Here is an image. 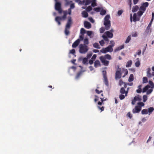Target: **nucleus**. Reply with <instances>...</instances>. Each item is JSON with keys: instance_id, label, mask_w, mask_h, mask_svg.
Masks as SVG:
<instances>
[{"instance_id": "13d9d810", "label": "nucleus", "mask_w": 154, "mask_h": 154, "mask_svg": "<svg viewBox=\"0 0 154 154\" xmlns=\"http://www.w3.org/2000/svg\"><path fill=\"white\" fill-rule=\"evenodd\" d=\"M88 19L89 20V21L93 23L94 22V20L93 19V18L92 17H89Z\"/></svg>"}, {"instance_id": "3c124183", "label": "nucleus", "mask_w": 154, "mask_h": 154, "mask_svg": "<svg viewBox=\"0 0 154 154\" xmlns=\"http://www.w3.org/2000/svg\"><path fill=\"white\" fill-rule=\"evenodd\" d=\"M99 43L101 46H103L104 44V42L103 40H102L99 42Z\"/></svg>"}, {"instance_id": "6e6552de", "label": "nucleus", "mask_w": 154, "mask_h": 154, "mask_svg": "<svg viewBox=\"0 0 154 154\" xmlns=\"http://www.w3.org/2000/svg\"><path fill=\"white\" fill-rule=\"evenodd\" d=\"M113 51L112 47L109 45L107 47L103 48L100 50V51L103 54H106L107 52H111Z\"/></svg>"}, {"instance_id": "f8f14e48", "label": "nucleus", "mask_w": 154, "mask_h": 154, "mask_svg": "<svg viewBox=\"0 0 154 154\" xmlns=\"http://www.w3.org/2000/svg\"><path fill=\"white\" fill-rule=\"evenodd\" d=\"M65 1L66 2V5H68L71 4L70 8L69 9H68V14H69L70 15V14H71V9H73L75 8V6H74V4L71 3L72 2V1H70L69 2L67 1V0H65Z\"/></svg>"}, {"instance_id": "20e7f679", "label": "nucleus", "mask_w": 154, "mask_h": 154, "mask_svg": "<svg viewBox=\"0 0 154 154\" xmlns=\"http://www.w3.org/2000/svg\"><path fill=\"white\" fill-rule=\"evenodd\" d=\"M64 15L63 17H57L55 18V21L57 23L58 25H60V22L62 20H64L66 18V15L67 14V11H65L63 12Z\"/></svg>"}, {"instance_id": "5701e85b", "label": "nucleus", "mask_w": 154, "mask_h": 154, "mask_svg": "<svg viewBox=\"0 0 154 154\" xmlns=\"http://www.w3.org/2000/svg\"><path fill=\"white\" fill-rule=\"evenodd\" d=\"M100 66V61L98 60H96L94 63V66L97 68Z\"/></svg>"}, {"instance_id": "e2e57ef3", "label": "nucleus", "mask_w": 154, "mask_h": 154, "mask_svg": "<svg viewBox=\"0 0 154 154\" xmlns=\"http://www.w3.org/2000/svg\"><path fill=\"white\" fill-rule=\"evenodd\" d=\"M96 92V93L98 94H100L101 92H102V91L101 90L100 91H99L98 90L96 89L95 90Z\"/></svg>"}, {"instance_id": "f704fd0d", "label": "nucleus", "mask_w": 154, "mask_h": 154, "mask_svg": "<svg viewBox=\"0 0 154 154\" xmlns=\"http://www.w3.org/2000/svg\"><path fill=\"white\" fill-rule=\"evenodd\" d=\"M141 113L142 114H147L148 113V110L146 109H144L142 110Z\"/></svg>"}, {"instance_id": "49530a36", "label": "nucleus", "mask_w": 154, "mask_h": 154, "mask_svg": "<svg viewBox=\"0 0 154 154\" xmlns=\"http://www.w3.org/2000/svg\"><path fill=\"white\" fill-rule=\"evenodd\" d=\"M92 53L91 52V53H89L87 54V58L88 59V58H89L91 57L92 55Z\"/></svg>"}, {"instance_id": "4c0bfd02", "label": "nucleus", "mask_w": 154, "mask_h": 154, "mask_svg": "<svg viewBox=\"0 0 154 154\" xmlns=\"http://www.w3.org/2000/svg\"><path fill=\"white\" fill-rule=\"evenodd\" d=\"M88 61V59L86 57L84 58L83 59V61L82 62L84 64H87Z\"/></svg>"}, {"instance_id": "dca6fc26", "label": "nucleus", "mask_w": 154, "mask_h": 154, "mask_svg": "<svg viewBox=\"0 0 154 154\" xmlns=\"http://www.w3.org/2000/svg\"><path fill=\"white\" fill-rule=\"evenodd\" d=\"M113 31V29H111V31H108L105 32L106 35L109 38H112L113 37L112 32Z\"/></svg>"}, {"instance_id": "ddd939ff", "label": "nucleus", "mask_w": 154, "mask_h": 154, "mask_svg": "<svg viewBox=\"0 0 154 154\" xmlns=\"http://www.w3.org/2000/svg\"><path fill=\"white\" fill-rule=\"evenodd\" d=\"M142 97L140 95L136 96L134 98L133 100H132L131 103L132 105H134L136 101H140L141 100Z\"/></svg>"}, {"instance_id": "a211bd4d", "label": "nucleus", "mask_w": 154, "mask_h": 154, "mask_svg": "<svg viewBox=\"0 0 154 154\" xmlns=\"http://www.w3.org/2000/svg\"><path fill=\"white\" fill-rule=\"evenodd\" d=\"M124 47L125 46L124 45H122L119 46L116 48L114 50V52H117L124 48Z\"/></svg>"}, {"instance_id": "9d476101", "label": "nucleus", "mask_w": 154, "mask_h": 154, "mask_svg": "<svg viewBox=\"0 0 154 154\" xmlns=\"http://www.w3.org/2000/svg\"><path fill=\"white\" fill-rule=\"evenodd\" d=\"M152 88L149 85H148L143 88V93L146 92L147 94H149L152 92Z\"/></svg>"}, {"instance_id": "f3484780", "label": "nucleus", "mask_w": 154, "mask_h": 154, "mask_svg": "<svg viewBox=\"0 0 154 154\" xmlns=\"http://www.w3.org/2000/svg\"><path fill=\"white\" fill-rule=\"evenodd\" d=\"M80 42V39H78L76 41H75L73 44L72 45V47L73 48H76L78 45L79 44Z\"/></svg>"}, {"instance_id": "c03bdc74", "label": "nucleus", "mask_w": 154, "mask_h": 154, "mask_svg": "<svg viewBox=\"0 0 154 154\" xmlns=\"http://www.w3.org/2000/svg\"><path fill=\"white\" fill-rule=\"evenodd\" d=\"M110 43L111 44L109 46H111L112 47H113L115 45V43L113 41L111 40L110 42Z\"/></svg>"}, {"instance_id": "ea45409f", "label": "nucleus", "mask_w": 154, "mask_h": 154, "mask_svg": "<svg viewBox=\"0 0 154 154\" xmlns=\"http://www.w3.org/2000/svg\"><path fill=\"white\" fill-rule=\"evenodd\" d=\"M148 82L147 78L146 77H143V83H146Z\"/></svg>"}, {"instance_id": "de8ad7c7", "label": "nucleus", "mask_w": 154, "mask_h": 154, "mask_svg": "<svg viewBox=\"0 0 154 154\" xmlns=\"http://www.w3.org/2000/svg\"><path fill=\"white\" fill-rule=\"evenodd\" d=\"M149 84L151 86V87L152 88H154V84L152 82L150 81H149Z\"/></svg>"}, {"instance_id": "338daca9", "label": "nucleus", "mask_w": 154, "mask_h": 154, "mask_svg": "<svg viewBox=\"0 0 154 154\" xmlns=\"http://www.w3.org/2000/svg\"><path fill=\"white\" fill-rule=\"evenodd\" d=\"M133 1L134 5L137 4L138 1V0H133Z\"/></svg>"}, {"instance_id": "bb28decb", "label": "nucleus", "mask_w": 154, "mask_h": 154, "mask_svg": "<svg viewBox=\"0 0 154 154\" xmlns=\"http://www.w3.org/2000/svg\"><path fill=\"white\" fill-rule=\"evenodd\" d=\"M87 35L90 37V38L92 37L91 35H93V32L91 31H87Z\"/></svg>"}, {"instance_id": "b1692460", "label": "nucleus", "mask_w": 154, "mask_h": 154, "mask_svg": "<svg viewBox=\"0 0 154 154\" xmlns=\"http://www.w3.org/2000/svg\"><path fill=\"white\" fill-rule=\"evenodd\" d=\"M139 9V7L138 6L136 5L133 7L132 9V11L133 12L137 11Z\"/></svg>"}, {"instance_id": "680f3d73", "label": "nucleus", "mask_w": 154, "mask_h": 154, "mask_svg": "<svg viewBox=\"0 0 154 154\" xmlns=\"http://www.w3.org/2000/svg\"><path fill=\"white\" fill-rule=\"evenodd\" d=\"M79 38H80V40H83L84 38V36L83 35H80L79 36Z\"/></svg>"}, {"instance_id": "864d4df0", "label": "nucleus", "mask_w": 154, "mask_h": 154, "mask_svg": "<svg viewBox=\"0 0 154 154\" xmlns=\"http://www.w3.org/2000/svg\"><path fill=\"white\" fill-rule=\"evenodd\" d=\"M105 29L103 27H101L100 29V32L101 33H103Z\"/></svg>"}, {"instance_id": "603ef678", "label": "nucleus", "mask_w": 154, "mask_h": 154, "mask_svg": "<svg viewBox=\"0 0 154 154\" xmlns=\"http://www.w3.org/2000/svg\"><path fill=\"white\" fill-rule=\"evenodd\" d=\"M102 37L104 39V40L106 41H108V39L107 38V37H106V36L104 35H103L102 36Z\"/></svg>"}, {"instance_id": "37998d69", "label": "nucleus", "mask_w": 154, "mask_h": 154, "mask_svg": "<svg viewBox=\"0 0 154 154\" xmlns=\"http://www.w3.org/2000/svg\"><path fill=\"white\" fill-rule=\"evenodd\" d=\"M147 99V96L146 95H144L143 96V101L144 102H146Z\"/></svg>"}, {"instance_id": "c85d7f7f", "label": "nucleus", "mask_w": 154, "mask_h": 154, "mask_svg": "<svg viewBox=\"0 0 154 154\" xmlns=\"http://www.w3.org/2000/svg\"><path fill=\"white\" fill-rule=\"evenodd\" d=\"M132 62L131 60H130L127 62V63L126 64V66L127 67H129L131 66L132 64Z\"/></svg>"}, {"instance_id": "cd10ccee", "label": "nucleus", "mask_w": 154, "mask_h": 154, "mask_svg": "<svg viewBox=\"0 0 154 154\" xmlns=\"http://www.w3.org/2000/svg\"><path fill=\"white\" fill-rule=\"evenodd\" d=\"M131 39V35H129L128 36L125 42L126 44L128 43Z\"/></svg>"}, {"instance_id": "c9c22d12", "label": "nucleus", "mask_w": 154, "mask_h": 154, "mask_svg": "<svg viewBox=\"0 0 154 154\" xmlns=\"http://www.w3.org/2000/svg\"><path fill=\"white\" fill-rule=\"evenodd\" d=\"M82 16L83 17H86L88 16V14L85 11H83L82 13Z\"/></svg>"}, {"instance_id": "4468645a", "label": "nucleus", "mask_w": 154, "mask_h": 154, "mask_svg": "<svg viewBox=\"0 0 154 154\" xmlns=\"http://www.w3.org/2000/svg\"><path fill=\"white\" fill-rule=\"evenodd\" d=\"M100 59L102 63L104 65L106 66H107L108 65L109 61L106 60V59L103 56H101L100 58Z\"/></svg>"}, {"instance_id": "7c9ffc66", "label": "nucleus", "mask_w": 154, "mask_h": 154, "mask_svg": "<svg viewBox=\"0 0 154 154\" xmlns=\"http://www.w3.org/2000/svg\"><path fill=\"white\" fill-rule=\"evenodd\" d=\"M151 69L150 68H148L147 69V76L149 77H151L152 75V74H151V73L150 72V71Z\"/></svg>"}, {"instance_id": "c756f323", "label": "nucleus", "mask_w": 154, "mask_h": 154, "mask_svg": "<svg viewBox=\"0 0 154 154\" xmlns=\"http://www.w3.org/2000/svg\"><path fill=\"white\" fill-rule=\"evenodd\" d=\"M138 34L136 31L133 32L131 34V36L132 37H136L138 36Z\"/></svg>"}, {"instance_id": "1a4fd4ad", "label": "nucleus", "mask_w": 154, "mask_h": 154, "mask_svg": "<svg viewBox=\"0 0 154 154\" xmlns=\"http://www.w3.org/2000/svg\"><path fill=\"white\" fill-rule=\"evenodd\" d=\"M85 5H88L91 3L92 6L94 7L96 6V0H83Z\"/></svg>"}, {"instance_id": "8fccbe9b", "label": "nucleus", "mask_w": 154, "mask_h": 154, "mask_svg": "<svg viewBox=\"0 0 154 154\" xmlns=\"http://www.w3.org/2000/svg\"><path fill=\"white\" fill-rule=\"evenodd\" d=\"M123 12V11L122 10H120L117 13L118 15L119 16H120L122 14Z\"/></svg>"}, {"instance_id": "f03ea898", "label": "nucleus", "mask_w": 154, "mask_h": 154, "mask_svg": "<svg viewBox=\"0 0 154 154\" xmlns=\"http://www.w3.org/2000/svg\"><path fill=\"white\" fill-rule=\"evenodd\" d=\"M110 16L109 15H106L104 18V24L106 30L108 29L110 26V22L109 20Z\"/></svg>"}, {"instance_id": "aec40b11", "label": "nucleus", "mask_w": 154, "mask_h": 154, "mask_svg": "<svg viewBox=\"0 0 154 154\" xmlns=\"http://www.w3.org/2000/svg\"><path fill=\"white\" fill-rule=\"evenodd\" d=\"M103 74V78L104 79V82L105 84L106 85H108V82L107 81V78L105 75V74L106 73V71H103L102 72Z\"/></svg>"}, {"instance_id": "a878e982", "label": "nucleus", "mask_w": 154, "mask_h": 154, "mask_svg": "<svg viewBox=\"0 0 154 154\" xmlns=\"http://www.w3.org/2000/svg\"><path fill=\"white\" fill-rule=\"evenodd\" d=\"M136 61L135 63V66L137 67H138L140 65V62L139 58H137L136 59Z\"/></svg>"}, {"instance_id": "0e129e2a", "label": "nucleus", "mask_w": 154, "mask_h": 154, "mask_svg": "<svg viewBox=\"0 0 154 154\" xmlns=\"http://www.w3.org/2000/svg\"><path fill=\"white\" fill-rule=\"evenodd\" d=\"M93 60L92 59L90 60L89 62V64L91 65L93 63Z\"/></svg>"}, {"instance_id": "9b49d317", "label": "nucleus", "mask_w": 154, "mask_h": 154, "mask_svg": "<svg viewBox=\"0 0 154 154\" xmlns=\"http://www.w3.org/2000/svg\"><path fill=\"white\" fill-rule=\"evenodd\" d=\"M56 2L55 5V9L59 13H61L62 10L61 8V4L57 1V0H54Z\"/></svg>"}, {"instance_id": "39448f33", "label": "nucleus", "mask_w": 154, "mask_h": 154, "mask_svg": "<svg viewBox=\"0 0 154 154\" xmlns=\"http://www.w3.org/2000/svg\"><path fill=\"white\" fill-rule=\"evenodd\" d=\"M88 46L85 45L81 44L79 45V52L82 54H85L88 50Z\"/></svg>"}, {"instance_id": "5fc2aeb1", "label": "nucleus", "mask_w": 154, "mask_h": 154, "mask_svg": "<svg viewBox=\"0 0 154 154\" xmlns=\"http://www.w3.org/2000/svg\"><path fill=\"white\" fill-rule=\"evenodd\" d=\"M127 116L130 119L132 117V115L131 114L130 112H129L127 114Z\"/></svg>"}, {"instance_id": "72a5a7b5", "label": "nucleus", "mask_w": 154, "mask_h": 154, "mask_svg": "<svg viewBox=\"0 0 154 154\" xmlns=\"http://www.w3.org/2000/svg\"><path fill=\"white\" fill-rule=\"evenodd\" d=\"M103 57H104L106 59H108V60H110L111 59V56L109 54H106L104 56H103Z\"/></svg>"}, {"instance_id": "79ce46f5", "label": "nucleus", "mask_w": 154, "mask_h": 154, "mask_svg": "<svg viewBox=\"0 0 154 154\" xmlns=\"http://www.w3.org/2000/svg\"><path fill=\"white\" fill-rule=\"evenodd\" d=\"M85 71H81L79 72L77 74L75 78L76 79H78L80 77V76L82 75V73L84 72Z\"/></svg>"}, {"instance_id": "7ed1b4c3", "label": "nucleus", "mask_w": 154, "mask_h": 154, "mask_svg": "<svg viewBox=\"0 0 154 154\" xmlns=\"http://www.w3.org/2000/svg\"><path fill=\"white\" fill-rule=\"evenodd\" d=\"M137 105L133 110V112L134 113L139 112L141 109L142 107L144 106V104L143 102H139L137 103Z\"/></svg>"}, {"instance_id": "e433bc0d", "label": "nucleus", "mask_w": 154, "mask_h": 154, "mask_svg": "<svg viewBox=\"0 0 154 154\" xmlns=\"http://www.w3.org/2000/svg\"><path fill=\"white\" fill-rule=\"evenodd\" d=\"M119 85L120 86H121L122 85H124V87L125 88H126V85L125 82H123L121 80H120L119 82Z\"/></svg>"}, {"instance_id": "2eb2a0df", "label": "nucleus", "mask_w": 154, "mask_h": 154, "mask_svg": "<svg viewBox=\"0 0 154 154\" xmlns=\"http://www.w3.org/2000/svg\"><path fill=\"white\" fill-rule=\"evenodd\" d=\"M120 69L118 68L116 73L115 78L116 79H120L121 77V73Z\"/></svg>"}, {"instance_id": "412c9836", "label": "nucleus", "mask_w": 154, "mask_h": 154, "mask_svg": "<svg viewBox=\"0 0 154 154\" xmlns=\"http://www.w3.org/2000/svg\"><path fill=\"white\" fill-rule=\"evenodd\" d=\"M139 20V18L137 16L136 14H134L133 17V20L135 22L138 21Z\"/></svg>"}, {"instance_id": "6e6d98bb", "label": "nucleus", "mask_w": 154, "mask_h": 154, "mask_svg": "<svg viewBox=\"0 0 154 154\" xmlns=\"http://www.w3.org/2000/svg\"><path fill=\"white\" fill-rule=\"evenodd\" d=\"M75 50L74 49H73L70 51L69 53L74 54L75 53Z\"/></svg>"}, {"instance_id": "6ab92c4d", "label": "nucleus", "mask_w": 154, "mask_h": 154, "mask_svg": "<svg viewBox=\"0 0 154 154\" xmlns=\"http://www.w3.org/2000/svg\"><path fill=\"white\" fill-rule=\"evenodd\" d=\"M84 25L85 27L87 29H89L91 27L90 23L87 21H85L84 23Z\"/></svg>"}, {"instance_id": "2f4dec72", "label": "nucleus", "mask_w": 154, "mask_h": 154, "mask_svg": "<svg viewBox=\"0 0 154 154\" xmlns=\"http://www.w3.org/2000/svg\"><path fill=\"white\" fill-rule=\"evenodd\" d=\"M134 80V76L133 74H131L128 79L129 82H130L133 81Z\"/></svg>"}, {"instance_id": "774afa93", "label": "nucleus", "mask_w": 154, "mask_h": 154, "mask_svg": "<svg viewBox=\"0 0 154 154\" xmlns=\"http://www.w3.org/2000/svg\"><path fill=\"white\" fill-rule=\"evenodd\" d=\"M146 121V119L144 118L142 119L141 121L143 122H145Z\"/></svg>"}, {"instance_id": "052dcab7", "label": "nucleus", "mask_w": 154, "mask_h": 154, "mask_svg": "<svg viewBox=\"0 0 154 154\" xmlns=\"http://www.w3.org/2000/svg\"><path fill=\"white\" fill-rule=\"evenodd\" d=\"M124 72L125 73V75L123 76V77H125V75H127L128 73V71L127 69H125L124 70Z\"/></svg>"}, {"instance_id": "4be33fe9", "label": "nucleus", "mask_w": 154, "mask_h": 154, "mask_svg": "<svg viewBox=\"0 0 154 154\" xmlns=\"http://www.w3.org/2000/svg\"><path fill=\"white\" fill-rule=\"evenodd\" d=\"M128 93V90L127 91L125 92V95H122V94L120 95L119 96V98L121 100H122L124 99L125 98V96H127Z\"/></svg>"}, {"instance_id": "f257e3e1", "label": "nucleus", "mask_w": 154, "mask_h": 154, "mask_svg": "<svg viewBox=\"0 0 154 154\" xmlns=\"http://www.w3.org/2000/svg\"><path fill=\"white\" fill-rule=\"evenodd\" d=\"M149 5V4L147 2H145L142 4L140 8V11L137 12V14L140 17L142 15Z\"/></svg>"}, {"instance_id": "473e14b6", "label": "nucleus", "mask_w": 154, "mask_h": 154, "mask_svg": "<svg viewBox=\"0 0 154 154\" xmlns=\"http://www.w3.org/2000/svg\"><path fill=\"white\" fill-rule=\"evenodd\" d=\"M93 47L96 48L100 49V47L99 45L97 43H95L93 44Z\"/></svg>"}, {"instance_id": "a19ab883", "label": "nucleus", "mask_w": 154, "mask_h": 154, "mask_svg": "<svg viewBox=\"0 0 154 154\" xmlns=\"http://www.w3.org/2000/svg\"><path fill=\"white\" fill-rule=\"evenodd\" d=\"M126 91H125L124 88H122L120 90V92L122 94H125V92Z\"/></svg>"}, {"instance_id": "423d86ee", "label": "nucleus", "mask_w": 154, "mask_h": 154, "mask_svg": "<svg viewBox=\"0 0 154 154\" xmlns=\"http://www.w3.org/2000/svg\"><path fill=\"white\" fill-rule=\"evenodd\" d=\"M72 23V21L71 18V17H69L68 18V22L66 26L65 33L66 35H67L69 34V32L68 29L70 28Z\"/></svg>"}, {"instance_id": "393cba45", "label": "nucleus", "mask_w": 154, "mask_h": 154, "mask_svg": "<svg viewBox=\"0 0 154 154\" xmlns=\"http://www.w3.org/2000/svg\"><path fill=\"white\" fill-rule=\"evenodd\" d=\"M154 110V108L153 107H150L149 108L148 110L149 115H150Z\"/></svg>"}, {"instance_id": "0eeeda50", "label": "nucleus", "mask_w": 154, "mask_h": 154, "mask_svg": "<svg viewBox=\"0 0 154 154\" xmlns=\"http://www.w3.org/2000/svg\"><path fill=\"white\" fill-rule=\"evenodd\" d=\"M94 10L97 12H100V14L102 15H104L106 12V10L102 7L94 8Z\"/></svg>"}, {"instance_id": "4d7b16f0", "label": "nucleus", "mask_w": 154, "mask_h": 154, "mask_svg": "<svg viewBox=\"0 0 154 154\" xmlns=\"http://www.w3.org/2000/svg\"><path fill=\"white\" fill-rule=\"evenodd\" d=\"M97 57V55L95 54H94L91 58V59L93 60H94Z\"/></svg>"}, {"instance_id": "69168bd1", "label": "nucleus", "mask_w": 154, "mask_h": 154, "mask_svg": "<svg viewBox=\"0 0 154 154\" xmlns=\"http://www.w3.org/2000/svg\"><path fill=\"white\" fill-rule=\"evenodd\" d=\"M137 93H140L141 92V89H138L137 90Z\"/></svg>"}, {"instance_id": "bf43d9fd", "label": "nucleus", "mask_w": 154, "mask_h": 154, "mask_svg": "<svg viewBox=\"0 0 154 154\" xmlns=\"http://www.w3.org/2000/svg\"><path fill=\"white\" fill-rule=\"evenodd\" d=\"M151 25V23H150L147 27V29L148 30L150 28Z\"/></svg>"}, {"instance_id": "09e8293b", "label": "nucleus", "mask_w": 154, "mask_h": 154, "mask_svg": "<svg viewBox=\"0 0 154 154\" xmlns=\"http://www.w3.org/2000/svg\"><path fill=\"white\" fill-rule=\"evenodd\" d=\"M92 9V7L91 6H89L88 7V8H86V10L87 11H91Z\"/></svg>"}, {"instance_id": "58836bf2", "label": "nucleus", "mask_w": 154, "mask_h": 154, "mask_svg": "<svg viewBox=\"0 0 154 154\" xmlns=\"http://www.w3.org/2000/svg\"><path fill=\"white\" fill-rule=\"evenodd\" d=\"M84 45H88L89 44L88 39V38H85L84 39Z\"/></svg>"}, {"instance_id": "a18cd8bd", "label": "nucleus", "mask_w": 154, "mask_h": 154, "mask_svg": "<svg viewBox=\"0 0 154 154\" xmlns=\"http://www.w3.org/2000/svg\"><path fill=\"white\" fill-rule=\"evenodd\" d=\"M85 33V30L83 28L81 29L80 30V33L81 34H84Z\"/></svg>"}]
</instances>
